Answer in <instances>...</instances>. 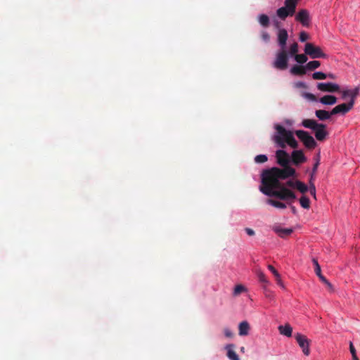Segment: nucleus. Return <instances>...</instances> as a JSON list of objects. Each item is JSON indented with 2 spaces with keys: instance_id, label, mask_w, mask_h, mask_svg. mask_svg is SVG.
Returning <instances> with one entry per match:
<instances>
[{
  "instance_id": "f257e3e1",
  "label": "nucleus",
  "mask_w": 360,
  "mask_h": 360,
  "mask_svg": "<svg viewBox=\"0 0 360 360\" xmlns=\"http://www.w3.org/2000/svg\"><path fill=\"white\" fill-rule=\"evenodd\" d=\"M295 174V169L289 165L283 167L282 169L272 167L265 169L262 174L259 191L269 197H275L292 203L297 198L295 192L285 185H281L280 180L293 176Z\"/></svg>"
},
{
  "instance_id": "f03ea898",
  "label": "nucleus",
  "mask_w": 360,
  "mask_h": 360,
  "mask_svg": "<svg viewBox=\"0 0 360 360\" xmlns=\"http://www.w3.org/2000/svg\"><path fill=\"white\" fill-rule=\"evenodd\" d=\"M276 132L272 136L274 143L279 147L283 148L288 144L292 148L297 147V142L294 138L292 131L286 130L280 124L275 125Z\"/></svg>"
},
{
  "instance_id": "7ed1b4c3",
  "label": "nucleus",
  "mask_w": 360,
  "mask_h": 360,
  "mask_svg": "<svg viewBox=\"0 0 360 360\" xmlns=\"http://www.w3.org/2000/svg\"><path fill=\"white\" fill-rule=\"evenodd\" d=\"M302 125L307 129H310L314 131V135L318 141H323L328 136L326 130V124L319 123L315 120L305 119L302 122Z\"/></svg>"
},
{
  "instance_id": "20e7f679",
  "label": "nucleus",
  "mask_w": 360,
  "mask_h": 360,
  "mask_svg": "<svg viewBox=\"0 0 360 360\" xmlns=\"http://www.w3.org/2000/svg\"><path fill=\"white\" fill-rule=\"evenodd\" d=\"M297 2L298 0H285L284 6L276 11L277 16L281 20H285L288 16H292L295 13Z\"/></svg>"
},
{
  "instance_id": "39448f33",
  "label": "nucleus",
  "mask_w": 360,
  "mask_h": 360,
  "mask_svg": "<svg viewBox=\"0 0 360 360\" xmlns=\"http://www.w3.org/2000/svg\"><path fill=\"white\" fill-rule=\"evenodd\" d=\"M288 59L289 56L285 49H281L276 54L273 62L274 68L281 70H285L288 68Z\"/></svg>"
},
{
  "instance_id": "423d86ee",
  "label": "nucleus",
  "mask_w": 360,
  "mask_h": 360,
  "mask_svg": "<svg viewBox=\"0 0 360 360\" xmlns=\"http://www.w3.org/2000/svg\"><path fill=\"white\" fill-rule=\"evenodd\" d=\"M295 134L306 148L313 149L316 146V141L309 132L304 130H297L295 131Z\"/></svg>"
},
{
  "instance_id": "0eeeda50",
  "label": "nucleus",
  "mask_w": 360,
  "mask_h": 360,
  "mask_svg": "<svg viewBox=\"0 0 360 360\" xmlns=\"http://www.w3.org/2000/svg\"><path fill=\"white\" fill-rule=\"evenodd\" d=\"M304 52L311 58H325L326 55L323 52L319 46H316L311 43H307L304 46Z\"/></svg>"
},
{
  "instance_id": "6e6552de",
  "label": "nucleus",
  "mask_w": 360,
  "mask_h": 360,
  "mask_svg": "<svg viewBox=\"0 0 360 360\" xmlns=\"http://www.w3.org/2000/svg\"><path fill=\"white\" fill-rule=\"evenodd\" d=\"M295 338L300 346V347L302 349V351L303 354L305 356H309L310 354V343L311 340H309L306 335L301 334V333H296L295 335Z\"/></svg>"
},
{
  "instance_id": "1a4fd4ad",
  "label": "nucleus",
  "mask_w": 360,
  "mask_h": 360,
  "mask_svg": "<svg viewBox=\"0 0 360 360\" xmlns=\"http://www.w3.org/2000/svg\"><path fill=\"white\" fill-rule=\"evenodd\" d=\"M295 19L297 22L302 24V26L308 27L311 23V17L309 12L307 9L300 10L295 15Z\"/></svg>"
},
{
  "instance_id": "9d476101",
  "label": "nucleus",
  "mask_w": 360,
  "mask_h": 360,
  "mask_svg": "<svg viewBox=\"0 0 360 360\" xmlns=\"http://www.w3.org/2000/svg\"><path fill=\"white\" fill-rule=\"evenodd\" d=\"M316 87L318 90L328 93L338 92L340 90L339 84L333 82H319Z\"/></svg>"
},
{
  "instance_id": "9b49d317",
  "label": "nucleus",
  "mask_w": 360,
  "mask_h": 360,
  "mask_svg": "<svg viewBox=\"0 0 360 360\" xmlns=\"http://www.w3.org/2000/svg\"><path fill=\"white\" fill-rule=\"evenodd\" d=\"M354 107L353 101H349L348 103H341L340 105H336L332 110V114H341L345 115Z\"/></svg>"
},
{
  "instance_id": "f8f14e48",
  "label": "nucleus",
  "mask_w": 360,
  "mask_h": 360,
  "mask_svg": "<svg viewBox=\"0 0 360 360\" xmlns=\"http://www.w3.org/2000/svg\"><path fill=\"white\" fill-rule=\"evenodd\" d=\"M312 262L315 266V273L319 278V279L328 288V289L330 291H333V285L326 278L325 276H323V274H321V266L316 259H313Z\"/></svg>"
},
{
  "instance_id": "ddd939ff",
  "label": "nucleus",
  "mask_w": 360,
  "mask_h": 360,
  "mask_svg": "<svg viewBox=\"0 0 360 360\" xmlns=\"http://www.w3.org/2000/svg\"><path fill=\"white\" fill-rule=\"evenodd\" d=\"M360 92V87L356 86L352 89H345L342 91V98L345 99L347 97H349V101H353V104L354 105L355 99L359 96Z\"/></svg>"
},
{
  "instance_id": "4468645a",
  "label": "nucleus",
  "mask_w": 360,
  "mask_h": 360,
  "mask_svg": "<svg viewBox=\"0 0 360 360\" xmlns=\"http://www.w3.org/2000/svg\"><path fill=\"white\" fill-rule=\"evenodd\" d=\"M288 34L285 29L281 28L277 33L278 44L281 49H285Z\"/></svg>"
},
{
  "instance_id": "2eb2a0df",
  "label": "nucleus",
  "mask_w": 360,
  "mask_h": 360,
  "mask_svg": "<svg viewBox=\"0 0 360 360\" xmlns=\"http://www.w3.org/2000/svg\"><path fill=\"white\" fill-rule=\"evenodd\" d=\"M276 157L277 159V162L281 167H285L288 165L290 160L288 153L283 150H278L276 153Z\"/></svg>"
},
{
  "instance_id": "dca6fc26",
  "label": "nucleus",
  "mask_w": 360,
  "mask_h": 360,
  "mask_svg": "<svg viewBox=\"0 0 360 360\" xmlns=\"http://www.w3.org/2000/svg\"><path fill=\"white\" fill-rule=\"evenodd\" d=\"M292 160L294 164L298 165L306 161V158L302 150H294L292 153Z\"/></svg>"
},
{
  "instance_id": "f3484780",
  "label": "nucleus",
  "mask_w": 360,
  "mask_h": 360,
  "mask_svg": "<svg viewBox=\"0 0 360 360\" xmlns=\"http://www.w3.org/2000/svg\"><path fill=\"white\" fill-rule=\"evenodd\" d=\"M337 98L333 95H325L319 99V101L326 105H333L337 103Z\"/></svg>"
},
{
  "instance_id": "a211bd4d",
  "label": "nucleus",
  "mask_w": 360,
  "mask_h": 360,
  "mask_svg": "<svg viewBox=\"0 0 360 360\" xmlns=\"http://www.w3.org/2000/svg\"><path fill=\"white\" fill-rule=\"evenodd\" d=\"M250 326L247 321L240 322L238 325V335L240 336H246L249 334Z\"/></svg>"
},
{
  "instance_id": "6ab92c4d",
  "label": "nucleus",
  "mask_w": 360,
  "mask_h": 360,
  "mask_svg": "<svg viewBox=\"0 0 360 360\" xmlns=\"http://www.w3.org/2000/svg\"><path fill=\"white\" fill-rule=\"evenodd\" d=\"M316 117L319 120H328L333 114H332V110L330 112H328L324 110H317L315 111Z\"/></svg>"
},
{
  "instance_id": "aec40b11",
  "label": "nucleus",
  "mask_w": 360,
  "mask_h": 360,
  "mask_svg": "<svg viewBox=\"0 0 360 360\" xmlns=\"http://www.w3.org/2000/svg\"><path fill=\"white\" fill-rule=\"evenodd\" d=\"M268 269L274 274V276L276 277V283L277 284L282 288L283 289H285L284 283H283L281 275L277 271V270L271 264L268 265Z\"/></svg>"
},
{
  "instance_id": "412c9836",
  "label": "nucleus",
  "mask_w": 360,
  "mask_h": 360,
  "mask_svg": "<svg viewBox=\"0 0 360 360\" xmlns=\"http://www.w3.org/2000/svg\"><path fill=\"white\" fill-rule=\"evenodd\" d=\"M278 328L279 333L281 335H285L288 338L292 336V328L290 326V324H285L284 326H279Z\"/></svg>"
},
{
  "instance_id": "4be33fe9",
  "label": "nucleus",
  "mask_w": 360,
  "mask_h": 360,
  "mask_svg": "<svg viewBox=\"0 0 360 360\" xmlns=\"http://www.w3.org/2000/svg\"><path fill=\"white\" fill-rule=\"evenodd\" d=\"M266 203L276 208L283 210L287 207V205L281 201L276 200L274 199L269 198L266 200Z\"/></svg>"
},
{
  "instance_id": "5701e85b",
  "label": "nucleus",
  "mask_w": 360,
  "mask_h": 360,
  "mask_svg": "<svg viewBox=\"0 0 360 360\" xmlns=\"http://www.w3.org/2000/svg\"><path fill=\"white\" fill-rule=\"evenodd\" d=\"M274 231L281 238L290 235L293 231L292 229H283L280 227L274 228Z\"/></svg>"
},
{
  "instance_id": "b1692460",
  "label": "nucleus",
  "mask_w": 360,
  "mask_h": 360,
  "mask_svg": "<svg viewBox=\"0 0 360 360\" xmlns=\"http://www.w3.org/2000/svg\"><path fill=\"white\" fill-rule=\"evenodd\" d=\"M290 72L293 75H303L306 73V68L305 66L294 65L290 68Z\"/></svg>"
},
{
  "instance_id": "393cba45",
  "label": "nucleus",
  "mask_w": 360,
  "mask_h": 360,
  "mask_svg": "<svg viewBox=\"0 0 360 360\" xmlns=\"http://www.w3.org/2000/svg\"><path fill=\"white\" fill-rule=\"evenodd\" d=\"M227 356L230 360H240L238 355L233 350V345H229L226 346Z\"/></svg>"
},
{
  "instance_id": "a878e982",
  "label": "nucleus",
  "mask_w": 360,
  "mask_h": 360,
  "mask_svg": "<svg viewBox=\"0 0 360 360\" xmlns=\"http://www.w3.org/2000/svg\"><path fill=\"white\" fill-rule=\"evenodd\" d=\"M247 291H248V290L244 285H243L241 284H238L234 287V288L233 290L232 295L233 297H237L239 295H240L241 293L245 292Z\"/></svg>"
},
{
  "instance_id": "bb28decb",
  "label": "nucleus",
  "mask_w": 360,
  "mask_h": 360,
  "mask_svg": "<svg viewBox=\"0 0 360 360\" xmlns=\"http://www.w3.org/2000/svg\"><path fill=\"white\" fill-rule=\"evenodd\" d=\"M258 21L264 27H267L269 25V18L266 14H260L258 16Z\"/></svg>"
},
{
  "instance_id": "cd10ccee",
  "label": "nucleus",
  "mask_w": 360,
  "mask_h": 360,
  "mask_svg": "<svg viewBox=\"0 0 360 360\" xmlns=\"http://www.w3.org/2000/svg\"><path fill=\"white\" fill-rule=\"evenodd\" d=\"M296 189L302 194H304L307 191H309L308 186L304 183L299 180H297Z\"/></svg>"
},
{
  "instance_id": "c85d7f7f",
  "label": "nucleus",
  "mask_w": 360,
  "mask_h": 360,
  "mask_svg": "<svg viewBox=\"0 0 360 360\" xmlns=\"http://www.w3.org/2000/svg\"><path fill=\"white\" fill-rule=\"evenodd\" d=\"M301 96L311 102H317L319 101L316 96L311 93L303 91L301 93Z\"/></svg>"
},
{
  "instance_id": "c756f323",
  "label": "nucleus",
  "mask_w": 360,
  "mask_h": 360,
  "mask_svg": "<svg viewBox=\"0 0 360 360\" xmlns=\"http://www.w3.org/2000/svg\"><path fill=\"white\" fill-rule=\"evenodd\" d=\"M300 203L302 207L309 209L310 207V200L306 195H302L300 198Z\"/></svg>"
},
{
  "instance_id": "7c9ffc66",
  "label": "nucleus",
  "mask_w": 360,
  "mask_h": 360,
  "mask_svg": "<svg viewBox=\"0 0 360 360\" xmlns=\"http://www.w3.org/2000/svg\"><path fill=\"white\" fill-rule=\"evenodd\" d=\"M321 65V63L318 60H312L309 61L305 65L306 69L309 70H314L318 68Z\"/></svg>"
},
{
  "instance_id": "2f4dec72",
  "label": "nucleus",
  "mask_w": 360,
  "mask_h": 360,
  "mask_svg": "<svg viewBox=\"0 0 360 360\" xmlns=\"http://www.w3.org/2000/svg\"><path fill=\"white\" fill-rule=\"evenodd\" d=\"M299 51L298 49V44L297 42H293L289 46V55L290 56H295L297 54V52Z\"/></svg>"
},
{
  "instance_id": "473e14b6",
  "label": "nucleus",
  "mask_w": 360,
  "mask_h": 360,
  "mask_svg": "<svg viewBox=\"0 0 360 360\" xmlns=\"http://www.w3.org/2000/svg\"><path fill=\"white\" fill-rule=\"evenodd\" d=\"M314 181V174H312L311 175V178H310V180H309V186L308 187L309 188V191L311 193V195L314 198V199H316V187H315V185L313 182Z\"/></svg>"
},
{
  "instance_id": "72a5a7b5",
  "label": "nucleus",
  "mask_w": 360,
  "mask_h": 360,
  "mask_svg": "<svg viewBox=\"0 0 360 360\" xmlns=\"http://www.w3.org/2000/svg\"><path fill=\"white\" fill-rule=\"evenodd\" d=\"M294 59L298 63L303 64L307 61V57L305 54H297L294 56Z\"/></svg>"
},
{
  "instance_id": "f704fd0d",
  "label": "nucleus",
  "mask_w": 360,
  "mask_h": 360,
  "mask_svg": "<svg viewBox=\"0 0 360 360\" xmlns=\"http://www.w3.org/2000/svg\"><path fill=\"white\" fill-rule=\"evenodd\" d=\"M312 78L316 80L325 79L327 78V75L322 72H315L312 74Z\"/></svg>"
},
{
  "instance_id": "c9c22d12",
  "label": "nucleus",
  "mask_w": 360,
  "mask_h": 360,
  "mask_svg": "<svg viewBox=\"0 0 360 360\" xmlns=\"http://www.w3.org/2000/svg\"><path fill=\"white\" fill-rule=\"evenodd\" d=\"M257 276L258 277L259 281L261 283H267V284L269 283V281L266 278L265 274L262 271L258 270L257 271Z\"/></svg>"
},
{
  "instance_id": "e433bc0d",
  "label": "nucleus",
  "mask_w": 360,
  "mask_h": 360,
  "mask_svg": "<svg viewBox=\"0 0 360 360\" xmlns=\"http://www.w3.org/2000/svg\"><path fill=\"white\" fill-rule=\"evenodd\" d=\"M268 158L266 155H258L255 158V162L256 163H264L267 161Z\"/></svg>"
},
{
  "instance_id": "4c0bfd02",
  "label": "nucleus",
  "mask_w": 360,
  "mask_h": 360,
  "mask_svg": "<svg viewBox=\"0 0 360 360\" xmlns=\"http://www.w3.org/2000/svg\"><path fill=\"white\" fill-rule=\"evenodd\" d=\"M349 351L352 354V360H359L356 355V349L353 345V343L350 342L349 343Z\"/></svg>"
},
{
  "instance_id": "58836bf2",
  "label": "nucleus",
  "mask_w": 360,
  "mask_h": 360,
  "mask_svg": "<svg viewBox=\"0 0 360 360\" xmlns=\"http://www.w3.org/2000/svg\"><path fill=\"white\" fill-rule=\"evenodd\" d=\"M296 183L297 180H288L285 184H281V185H285L289 189L296 188Z\"/></svg>"
},
{
  "instance_id": "ea45409f",
  "label": "nucleus",
  "mask_w": 360,
  "mask_h": 360,
  "mask_svg": "<svg viewBox=\"0 0 360 360\" xmlns=\"http://www.w3.org/2000/svg\"><path fill=\"white\" fill-rule=\"evenodd\" d=\"M293 86L295 89H307V84L304 82H296L293 84Z\"/></svg>"
},
{
  "instance_id": "a19ab883",
  "label": "nucleus",
  "mask_w": 360,
  "mask_h": 360,
  "mask_svg": "<svg viewBox=\"0 0 360 360\" xmlns=\"http://www.w3.org/2000/svg\"><path fill=\"white\" fill-rule=\"evenodd\" d=\"M309 37V34L304 31H302L300 33L299 39L302 42L306 41Z\"/></svg>"
},
{
  "instance_id": "79ce46f5",
  "label": "nucleus",
  "mask_w": 360,
  "mask_h": 360,
  "mask_svg": "<svg viewBox=\"0 0 360 360\" xmlns=\"http://www.w3.org/2000/svg\"><path fill=\"white\" fill-rule=\"evenodd\" d=\"M261 37L262 40L265 42H268L270 40V35L266 31H262L261 33Z\"/></svg>"
},
{
  "instance_id": "37998d69",
  "label": "nucleus",
  "mask_w": 360,
  "mask_h": 360,
  "mask_svg": "<svg viewBox=\"0 0 360 360\" xmlns=\"http://www.w3.org/2000/svg\"><path fill=\"white\" fill-rule=\"evenodd\" d=\"M245 231L248 236H252L255 235V231L252 229L246 228Z\"/></svg>"
},
{
  "instance_id": "c03bdc74",
  "label": "nucleus",
  "mask_w": 360,
  "mask_h": 360,
  "mask_svg": "<svg viewBox=\"0 0 360 360\" xmlns=\"http://www.w3.org/2000/svg\"><path fill=\"white\" fill-rule=\"evenodd\" d=\"M319 164V160L316 162V164L314 165V167H313V172H315L317 169V167H318V165Z\"/></svg>"
},
{
  "instance_id": "a18cd8bd",
  "label": "nucleus",
  "mask_w": 360,
  "mask_h": 360,
  "mask_svg": "<svg viewBox=\"0 0 360 360\" xmlns=\"http://www.w3.org/2000/svg\"><path fill=\"white\" fill-rule=\"evenodd\" d=\"M291 210L293 214H296L297 210L296 208L294 206H291Z\"/></svg>"
},
{
  "instance_id": "49530a36",
  "label": "nucleus",
  "mask_w": 360,
  "mask_h": 360,
  "mask_svg": "<svg viewBox=\"0 0 360 360\" xmlns=\"http://www.w3.org/2000/svg\"><path fill=\"white\" fill-rule=\"evenodd\" d=\"M327 77H329V78H331V79H334L335 78V77H334V75L333 74L328 75Z\"/></svg>"
},
{
  "instance_id": "de8ad7c7",
  "label": "nucleus",
  "mask_w": 360,
  "mask_h": 360,
  "mask_svg": "<svg viewBox=\"0 0 360 360\" xmlns=\"http://www.w3.org/2000/svg\"><path fill=\"white\" fill-rule=\"evenodd\" d=\"M240 350H241L242 352H245V347H242L240 348Z\"/></svg>"
},
{
  "instance_id": "09e8293b",
  "label": "nucleus",
  "mask_w": 360,
  "mask_h": 360,
  "mask_svg": "<svg viewBox=\"0 0 360 360\" xmlns=\"http://www.w3.org/2000/svg\"><path fill=\"white\" fill-rule=\"evenodd\" d=\"M231 335V334L226 331V336H229V335Z\"/></svg>"
}]
</instances>
